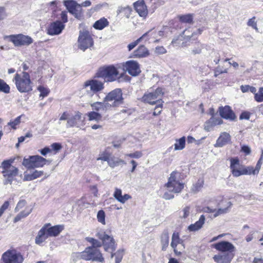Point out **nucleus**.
Masks as SVG:
<instances>
[{"label":"nucleus","instance_id":"nucleus-56","mask_svg":"<svg viewBox=\"0 0 263 263\" xmlns=\"http://www.w3.org/2000/svg\"><path fill=\"white\" fill-rule=\"evenodd\" d=\"M143 39V38H142V36H141L140 38L138 39L136 41L130 43L127 46L128 50L130 51L133 49H134L138 44V43H139L141 41H142Z\"/></svg>","mask_w":263,"mask_h":263},{"label":"nucleus","instance_id":"nucleus-62","mask_svg":"<svg viewBox=\"0 0 263 263\" xmlns=\"http://www.w3.org/2000/svg\"><path fill=\"white\" fill-rule=\"evenodd\" d=\"M9 205L8 201H5L0 208V217L2 216L5 211L8 209Z\"/></svg>","mask_w":263,"mask_h":263},{"label":"nucleus","instance_id":"nucleus-31","mask_svg":"<svg viewBox=\"0 0 263 263\" xmlns=\"http://www.w3.org/2000/svg\"><path fill=\"white\" fill-rule=\"evenodd\" d=\"M91 106L93 110L98 111H105L109 109L108 105L105 100L103 102H96L91 104Z\"/></svg>","mask_w":263,"mask_h":263},{"label":"nucleus","instance_id":"nucleus-35","mask_svg":"<svg viewBox=\"0 0 263 263\" xmlns=\"http://www.w3.org/2000/svg\"><path fill=\"white\" fill-rule=\"evenodd\" d=\"M43 175V171H39L35 170L31 174H26L25 173L24 181H31L33 180L38 177L42 176Z\"/></svg>","mask_w":263,"mask_h":263},{"label":"nucleus","instance_id":"nucleus-6","mask_svg":"<svg viewBox=\"0 0 263 263\" xmlns=\"http://www.w3.org/2000/svg\"><path fill=\"white\" fill-rule=\"evenodd\" d=\"M122 90L116 88L109 92L105 97V102H106L109 108L116 107L124 104V99L122 96Z\"/></svg>","mask_w":263,"mask_h":263},{"label":"nucleus","instance_id":"nucleus-37","mask_svg":"<svg viewBox=\"0 0 263 263\" xmlns=\"http://www.w3.org/2000/svg\"><path fill=\"white\" fill-rule=\"evenodd\" d=\"M232 205V203L230 201H228L227 202L226 208H219L218 209H215V213L213 214L214 217H216L219 215L228 213L230 211V209L231 208Z\"/></svg>","mask_w":263,"mask_h":263},{"label":"nucleus","instance_id":"nucleus-55","mask_svg":"<svg viewBox=\"0 0 263 263\" xmlns=\"http://www.w3.org/2000/svg\"><path fill=\"white\" fill-rule=\"evenodd\" d=\"M31 210H28L25 214L23 215V213H20L14 219V222H16L20 221L22 218L26 217L30 213Z\"/></svg>","mask_w":263,"mask_h":263},{"label":"nucleus","instance_id":"nucleus-15","mask_svg":"<svg viewBox=\"0 0 263 263\" xmlns=\"http://www.w3.org/2000/svg\"><path fill=\"white\" fill-rule=\"evenodd\" d=\"M201 31L200 29L189 28L187 29H186L183 32L182 35L179 36L177 38L173 39L172 41V44L173 45H175L177 44H179V43H178V41L182 40V38H183V40L185 41H190L191 40L192 37H194L195 35L197 34H201Z\"/></svg>","mask_w":263,"mask_h":263},{"label":"nucleus","instance_id":"nucleus-19","mask_svg":"<svg viewBox=\"0 0 263 263\" xmlns=\"http://www.w3.org/2000/svg\"><path fill=\"white\" fill-rule=\"evenodd\" d=\"M212 247L220 252H232L235 251L234 246L229 241H222L212 245Z\"/></svg>","mask_w":263,"mask_h":263},{"label":"nucleus","instance_id":"nucleus-59","mask_svg":"<svg viewBox=\"0 0 263 263\" xmlns=\"http://www.w3.org/2000/svg\"><path fill=\"white\" fill-rule=\"evenodd\" d=\"M227 72H228L227 69H222L220 66H218L215 69L214 76L215 77H217L220 74H221L223 73H227Z\"/></svg>","mask_w":263,"mask_h":263},{"label":"nucleus","instance_id":"nucleus-27","mask_svg":"<svg viewBox=\"0 0 263 263\" xmlns=\"http://www.w3.org/2000/svg\"><path fill=\"white\" fill-rule=\"evenodd\" d=\"M82 114L79 111L76 112L74 116L68 118L66 127L69 128L77 126L79 122L83 121V120H82Z\"/></svg>","mask_w":263,"mask_h":263},{"label":"nucleus","instance_id":"nucleus-64","mask_svg":"<svg viewBox=\"0 0 263 263\" xmlns=\"http://www.w3.org/2000/svg\"><path fill=\"white\" fill-rule=\"evenodd\" d=\"M68 118H70V115L68 112L65 111L64 112L59 119V124H60V121L62 120H67L68 121Z\"/></svg>","mask_w":263,"mask_h":263},{"label":"nucleus","instance_id":"nucleus-30","mask_svg":"<svg viewBox=\"0 0 263 263\" xmlns=\"http://www.w3.org/2000/svg\"><path fill=\"white\" fill-rule=\"evenodd\" d=\"M233 256L229 254L216 255L213 257L214 261L217 263H230Z\"/></svg>","mask_w":263,"mask_h":263},{"label":"nucleus","instance_id":"nucleus-36","mask_svg":"<svg viewBox=\"0 0 263 263\" xmlns=\"http://www.w3.org/2000/svg\"><path fill=\"white\" fill-rule=\"evenodd\" d=\"M109 24V22L106 18L102 17L97 21L93 24V27L98 30H102Z\"/></svg>","mask_w":263,"mask_h":263},{"label":"nucleus","instance_id":"nucleus-8","mask_svg":"<svg viewBox=\"0 0 263 263\" xmlns=\"http://www.w3.org/2000/svg\"><path fill=\"white\" fill-rule=\"evenodd\" d=\"M96 236L102 240V245L104 246L106 251L112 253L116 250L115 240L112 236L104 232H99L96 234Z\"/></svg>","mask_w":263,"mask_h":263},{"label":"nucleus","instance_id":"nucleus-39","mask_svg":"<svg viewBox=\"0 0 263 263\" xmlns=\"http://www.w3.org/2000/svg\"><path fill=\"white\" fill-rule=\"evenodd\" d=\"M204 181L202 179H199L197 182L193 184L191 188V191L194 193H196L200 191L203 187Z\"/></svg>","mask_w":263,"mask_h":263},{"label":"nucleus","instance_id":"nucleus-32","mask_svg":"<svg viewBox=\"0 0 263 263\" xmlns=\"http://www.w3.org/2000/svg\"><path fill=\"white\" fill-rule=\"evenodd\" d=\"M206 46L204 44L199 42H196L191 48V53L193 55L201 54L203 52V50L205 48Z\"/></svg>","mask_w":263,"mask_h":263},{"label":"nucleus","instance_id":"nucleus-48","mask_svg":"<svg viewBox=\"0 0 263 263\" xmlns=\"http://www.w3.org/2000/svg\"><path fill=\"white\" fill-rule=\"evenodd\" d=\"M37 90L40 92V97L42 98L47 96L49 92V90L48 88L42 86H39L37 87Z\"/></svg>","mask_w":263,"mask_h":263},{"label":"nucleus","instance_id":"nucleus-2","mask_svg":"<svg viewBox=\"0 0 263 263\" xmlns=\"http://www.w3.org/2000/svg\"><path fill=\"white\" fill-rule=\"evenodd\" d=\"M13 81L17 90L21 93L29 92L32 90V82L29 74L27 72H23L22 74L16 73Z\"/></svg>","mask_w":263,"mask_h":263},{"label":"nucleus","instance_id":"nucleus-12","mask_svg":"<svg viewBox=\"0 0 263 263\" xmlns=\"http://www.w3.org/2000/svg\"><path fill=\"white\" fill-rule=\"evenodd\" d=\"M163 94L162 88H158L154 91L144 94L142 100L144 102L154 105L162 102L161 98Z\"/></svg>","mask_w":263,"mask_h":263},{"label":"nucleus","instance_id":"nucleus-33","mask_svg":"<svg viewBox=\"0 0 263 263\" xmlns=\"http://www.w3.org/2000/svg\"><path fill=\"white\" fill-rule=\"evenodd\" d=\"M107 163L108 165L111 168H114L121 164H126L125 161L122 159L115 156H112L111 155L109 157Z\"/></svg>","mask_w":263,"mask_h":263},{"label":"nucleus","instance_id":"nucleus-9","mask_svg":"<svg viewBox=\"0 0 263 263\" xmlns=\"http://www.w3.org/2000/svg\"><path fill=\"white\" fill-rule=\"evenodd\" d=\"M83 86L91 96L102 90L104 88L103 82L95 79L85 81Z\"/></svg>","mask_w":263,"mask_h":263},{"label":"nucleus","instance_id":"nucleus-49","mask_svg":"<svg viewBox=\"0 0 263 263\" xmlns=\"http://www.w3.org/2000/svg\"><path fill=\"white\" fill-rule=\"evenodd\" d=\"M179 18L180 21L183 23H191L193 21V16L190 14L181 15L179 17Z\"/></svg>","mask_w":263,"mask_h":263},{"label":"nucleus","instance_id":"nucleus-16","mask_svg":"<svg viewBox=\"0 0 263 263\" xmlns=\"http://www.w3.org/2000/svg\"><path fill=\"white\" fill-rule=\"evenodd\" d=\"M171 246L176 255H180L184 249L183 240L180 238L178 233H174L172 235Z\"/></svg>","mask_w":263,"mask_h":263},{"label":"nucleus","instance_id":"nucleus-34","mask_svg":"<svg viewBox=\"0 0 263 263\" xmlns=\"http://www.w3.org/2000/svg\"><path fill=\"white\" fill-rule=\"evenodd\" d=\"M161 244L162 250L165 251L169 244V235L167 231H164L161 235Z\"/></svg>","mask_w":263,"mask_h":263},{"label":"nucleus","instance_id":"nucleus-41","mask_svg":"<svg viewBox=\"0 0 263 263\" xmlns=\"http://www.w3.org/2000/svg\"><path fill=\"white\" fill-rule=\"evenodd\" d=\"M88 117L89 120H95L97 121L101 120L102 118L101 114L96 111H91L88 113Z\"/></svg>","mask_w":263,"mask_h":263},{"label":"nucleus","instance_id":"nucleus-43","mask_svg":"<svg viewBox=\"0 0 263 263\" xmlns=\"http://www.w3.org/2000/svg\"><path fill=\"white\" fill-rule=\"evenodd\" d=\"M153 51L154 55L156 56H159L167 52L166 49L162 46H157L154 49Z\"/></svg>","mask_w":263,"mask_h":263},{"label":"nucleus","instance_id":"nucleus-11","mask_svg":"<svg viewBox=\"0 0 263 263\" xmlns=\"http://www.w3.org/2000/svg\"><path fill=\"white\" fill-rule=\"evenodd\" d=\"M78 47L83 51L93 45V40L89 32L86 30L80 31L78 38Z\"/></svg>","mask_w":263,"mask_h":263},{"label":"nucleus","instance_id":"nucleus-3","mask_svg":"<svg viewBox=\"0 0 263 263\" xmlns=\"http://www.w3.org/2000/svg\"><path fill=\"white\" fill-rule=\"evenodd\" d=\"M118 68L111 65L100 67L96 73V77L101 78L105 82H114L119 78ZM122 76L121 74L120 77Z\"/></svg>","mask_w":263,"mask_h":263},{"label":"nucleus","instance_id":"nucleus-7","mask_svg":"<svg viewBox=\"0 0 263 263\" xmlns=\"http://www.w3.org/2000/svg\"><path fill=\"white\" fill-rule=\"evenodd\" d=\"M47 160L39 155L29 156L24 158L22 164L27 169H32L36 167H43Z\"/></svg>","mask_w":263,"mask_h":263},{"label":"nucleus","instance_id":"nucleus-38","mask_svg":"<svg viewBox=\"0 0 263 263\" xmlns=\"http://www.w3.org/2000/svg\"><path fill=\"white\" fill-rule=\"evenodd\" d=\"M185 138L182 137L179 139L176 140V143L174 144V150L180 151L185 147Z\"/></svg>","mask_w":263,"mask_h":263},{"label":"nucleus","instance_id":"nucleus-24","mask_svg":"<svg viewBox=\"0 0 263 263\" xmlns=\"http://www.w3.org/2000/svg\"><path fill=\"white\" fill-rule=\"evenodd\" d=\"M134 8L140 16L145 17L147 16L148 11L143 1H138L135 2Z\"/></svg>","mask_w":263,"mask_h":263},{"label":"nucleus","instance_id":"nucleus-51","mask_svg":"<svg viewBox=\"0 0 263 263\" xmlns=\"http://www.w3.org/2000/svg\"><path fill=\"white\" fill-rule=\"evenodd\" d=\"M247 25L255 29L256 31H258V28H257V22L255 21V17H253L252 18H250L248 21Z\"/></svg>","mask_w":263,"mask_h":263},{"label":"nucleus","instance_id":"nucleus-63","mask_svg":"<svg viewBox=\"0 0 263 263\" xmlns=\"http://www.w3.org/2000/svg\"><path fill=\"white\" fill-rule=\"evenodd\" d=\"M26 204V201L25 200H20L17 204L15 208V211H18L19 210L23 208Z\"/></svg>","mask_w":263,"mask_h":263},{"label":"nucleus","instance_id":"nucleus-40","mask_svg":"<svg viewBox=\"0 0 263 263\" xmlns=\"http://www.w3.org/2000/svg\"><path fill=\"white\" fill-rule=\"evenodd\" d=\"M10 87L4 80L0 79V91L5 93L10 92Z\"/></svg>","mask_w":263,"mask_h":263},{"label":"nucleus","instance_id":"nucleus-10","mask_svg":"<svg viewBox=\"0 0 263 263\" xmlns=\"http://www.w3.org/2000/svg\"><path fill=\"white\" fill-rule=\"evenodd\" d=\"M2 259L4 263H22L23 257L16 250L10 249L3 254Z\"/></svg>","mask_w":263,"mask_h":263},{"label":"nucleus","instance_id":"nucleus-13","mask_svg":"<svg viewBox=\"0 0 263 263\" xmlns=\"http://www.w3.org/2000/svg\"><path fill=\"white\" fill-rule=\"evenodd\" d=\"M230 169L232 175L234 177H239L241 175H247V167L240 164L239 159L237 157L230 159Z\"/></svg>","mask_w":263,"mask_h":263},{"label":"nucleus","instance_id":"nucleus-44","mask_svg":"<svg viewBox=\"0 0 263 263\" xmlns=\"http://www.w3.org/2000/svg\"><path fill=\"white\" fill-rule=\"evenodd\" d=\"M98 221L103 225L106 224L105 222V213L103 210L98 211L97 215Z\"/></svg>","mask_w":263,"mask_h":263},{"label":"nucleus","instance_id":"nucleus-45","mask_svg":"<svg viewBox=\"0 0 263 263\" xmlns=\"http://www.w3.org/2000/svg\"><path fill=\"white\" fill-rule=\"evenodd\" d=\"M247 167V171L249 173H247V175H256L259 173V170L260 169L261 165L256 164L255 168H254L253 166H248Z\"/></svg>","mask_w":263,"mask_h":263},{"label":"nucleus","instance_id":"nucleus-14","mask_svg":"<svg viewBox=\"0 0 263 263\" xmlns=\"http://www.w3.org/2000/svg\"><path fill=\"white\" fill-rule=\"evenodd\" d=\"M8 37L10 41L16 47L29 46L33 43V40L31 37L22 34L11 35Z\"/></svg>","mask_w":263,"mask_h":263},{"label":"nucleus","instance_id":"nucleus-4","mask_svg":"<svg viewBox=\"0 0 263 263\" xmlns=\"http://www.w3.org/2000/svg\"><path fill=\"white\" fill-rule=\"evenodd\" d=\"M13 160L9 159L4 160L2 163V166L3 171L2 173L5 180L4 182V184H11L14 177L16 176L18 173V169L14 166L12 165Z\"/></svg>","mask_w":263,"mask_h":263},{"label":"nucleus","instance_id":"nucleus-5","mask_svg":"<svg viewBox=\"0 0 263 263\" xmlns=\"http://www.w3.org/2000/svg\"><path fill=\"white\" fill-rule=\"evenodd\" d=\"M79 257L84 260L103 262L104 258L100 250L95 247H87L84 251L81 252Z\"/></svg>","mask_w":263,"mask_h":263},{"label":"nucleus","instance_id":"nucleus-47","mask_svg":"<svg viewBox=\"0 0 263 263\" xmlns=\"http://www.w3.org/2000/svg\"><path fill=\"white\" fill-rule=\"evenodd\" d=\"M123 250H119L116 253L113 254L111 253V257H113L114 255L116 256V263H120L122 259Z\"/></svg>","mask_w":263,"mask_h":263},{"label":"nucleus","instance_id":"nucleus-23","mask_svg":"<svg viewBox=\"0 0 263 263\" xmlns=\"http://www.w3.org/2000/svg\"><path fill=\"white\" fill-rule=\"evenodd\" d=\"M219 110L220 116L223 118L234 120L236 118L234 113L229 106L221 107Z\"/></svg>","mask_w":263,"mask_h":263},{"label":"nucleus","instance_id":"nucleus-60","mask_svg":"<svg viewBox=\"0 0 263 263\" xmlns=\"http://www.w3.org/2000/svg\"><path fill=\"white\" fill-rule=\"evenodd\" d=\"M182 215H181V216L183 218H185L187 217L190 213V206H185L182 211Z\"/></svg>","mask_w":263,"mask_h":263},{"label":"nucleus","instance_id":"nucleus-61","mask_svg":"<svg viewBox=\"0 0 263 263\" xmlns=\"http://www.w3.org/2000/svg\"><path fill=\"white\" fill-rule=\"evenodd\" d=\"M7 16L6 8L4 7L0 6V21L5 19Z\"/></svg>","mask_w":263,"mask_h":263},{"label":"nucleus","instance_id":"nucleus-25","mask_svg":"<svg viewBox=\"0 0 263 263\" xmlns=\"http://www.w3.org/2000/svg\"><path fill=\"white\" fill-rule=\"evenodd\" d=\"M64 5L66 7L68 11L71 14L74 15L76 17H78L77 13V7L80 8V5L78 4L75 1L73 0H65L64 1Z\"/></svg>","mask_w":263,"mask_h":263},{"label":"nucleus","instance_id":"nucleus-28","mask_svg":"<svg viewBox=\"0 0 263 263\" xmlns=\"http://www.w3.org/2000/svg\"><path fill=\"white\" fill-rule=\"evenodd\" d=\"M205 218L204 215H201L199 220L194 224H191L188 227V230L191 232H195L201 229L205 223Z\"/></svg>","mask_w":263,"mask_h":263},{"label":"nucleus","instance_id":"nucleus-46","mask_svg":"<svg viewBox=\"0 0 263 263\" xmlns=\"http://www.w3.org/2000/svg\"><path fill=\"white\" fill-rule=\"evenodd\" d=\"M110 154L105 151L99 154V157L97 158V160H102L107 161L108 162Z\"/></svg>","mask_w":263,"mask_h":263},{"label":"nucleus","instance_id":"nucleus-26","mask_svg":"<svg viewBox=\"0 0 263 263\" xmlns=\"http://www.w3.org/2000/svg\"><path fill=\"white\" fill-rule=\"evenodd\" d=\"M149 54V53L147 48L143 45H141L134 51L130 57L133 58H142L146 57Z\"/></svg>","mask_w":263,"mask_h":263},{"label":"nucleus","instance_id":"nucleus-42","mask_svg":"<svg viewBox=\"0 0 263 263\" xmlns=\"http://www.w3.org/2000/svg\"><path fill=\"white\" fill-rule=\"evenodd\" d=\"M85 239L87 241L90 242L92 246L90 247H95L96 248H98L102 246V243L97 239H96L93 238L88 237H86Z\"/></svg>","mask_w":263,"mask_h":263},{"label":"nucleus","instance_id":"nucleus-22","mask_svg":"<svg viewBox=\"0 0 263 263\" xmlns=\"http://www.w3.org/2000/svg\"><path fill=\"white\" fill-rule=\"evenodd\" d=\"M231 139L230 135L227 132H222L220 134L214 144L215 147H221L228 144Z\"/></svg>","mask_w":263,"mask_h":263},{"label":"nucleus","instance_id":"nucleus-57","mask_svg":"<svg viewBox=\"0 0 263 263\" xmlns=\"http://www.w3.org/2000/svg\"><path fill=\"white\" fill-rule=\"evenodd\" d=\"M122 196L121 190L118 188H115V191L114 193V198L119 202V200L122 199Z\"/></svg>","mask_w":263,"mask_h":263},{"label":"nucleus","instance_id":"nucleus-21","mask_svg":"<svg viewBox=\"0 0 263 263\" xmlns=\"http://www.w3.org/2000/svg\"><path fill=\"white\" fill-rule=\"evenodd\" d=\"M64 27L65 25L62 22L57 21L50 25L47 30V33L51 35L59 34L62 32Z\"/></svg>","mask_w":263,"mask_h":263},{"label":"nucleus","instance_id":"nucleus-17","mask_svg":"<svg viewBox=\"0 0 263 263\" xmlns=\"http://www.w3.org/2000/svg\"><path fill=\"white\" fill-rule=\"evenodd\" d=\"M123 69L132 76H137L140 72L139 64L136 61L130 60L123 64Z\"/></svg>","mask_w":263,"mask_h":263},{"label":"nucleus","instance_id":"nucleus-18","mask_svg":"<svg viewBox=\"0 0 263 263\" xmlns=\"http://www.w3.org/2000/svg\"><path fill=\"white\" fill-rule=\"evenodd\" d=\"M167 29V28H163L162 30L158 31L150 30L143 34L142 38L145 39L146 36H151L152 39L154 40V43H158L160 39L165 36V33Z\"/></svg>","mask_w":263,"mask_h":263},{"label":"nucleus","instance_id":"nucleus-1","mask_svg":"<svg viewBox=\"0 0 263 263\" xmlns=\"http://www.w3.org/2000/svg\"><path fill=\"white\" fill-rule=\"evenodd\" d=\"M179 173L176 171H174L170 174L167 182L164 186L167 190L163 194L164 199H172L174 197L172 193H179L183 190L184 184L179 180Z\"/></svg>","mask_w":263,"mask_h":263},{"label":"nucleus","instance_id":"nucleus-52","mask_svg":"<svg viewBox=\"0 0 263 263\" xmlns=\"http://www.w3.org/2000/svg\"><path fill=\"white\" fill-rule=\"evenodd\" d=\"M212 123L213 125L214 126L217 125H220L222 123V120L219 118L211 117L209 120H208V123Z\"/></svg>","mask_w":263,"mask_h":263},{"label":"nucleus","instance_id":"nucleus-53","mask_svg":"<svg viewBox=\"0 0 263 263\" xmlns=\"http://www.w3.org/2000/svg\"><path fill=\"white\" fill-rule=\"evenodd\" d=\"M162 103L163 102L158 103L156 104V106L154 109V111L153 112L154 116H157L159 115L161 111H162Z\"/></svg>","mask_w":263,"mask_h":263},{"label":"nucleus","instance_id":"nucleus-20","mask_svg":"<svg viewBox=\"0 0 263 263\" xmlns=\"http://www.w3.org/2000/svg\"><path fill=\"white\" fill-rule=\"evenodd\" d=\"M48 224H44V226L38 232L37 235L35 237V242L37 245H41L46 241V240L50 236L48 229Z\"/></svg>","mask_w":263,"mask_h":263},{"label":"nucleus","instance_id":"nucleus-50","mask_svg":"<svg viewBox=\"0 0 263 263\" xmlns=\"http://www.w3.org/2000/svg\"><path fill=\"white\" fill-rule=\"evenodd\" d=\"M254 98L258 102H263V87L260 88L256 93L255 94Z\"/></svg>","mask_w":263,"mask_h":263},{"label":"nucleus","instance_id":"nucleus-54","mask_svg":"<svg viewBox=\"0 0 263 263\" xmlns=\"http://www.w3.org/2000/svg\"><path fill=\"white\" fill-rule=\"evenodd\" d=\"M125 157H129L130 158L138 159L142 156V153L140 151H136L133 153L126 154L125 155Z\"/></svg>","mask_w":263,"mask_h":263},{"label":"nucleus","instance_id":"nucleus-29","mask_svg":"<svg viewBox=\"0 0 263 263\" xmlns=\"http://www.w3.org/2000/svg\"><path fill=\"white\" fill-rule=\"evenodd\" d=\"M46 224H48V232L49 234H50L51 237H56L58 236L64 230V226L63 225H56L54 226H51V224L49 223H46Z\"/></svg>","mask_w":263,"mask_h":263},{"label":"nucleus","instance_id":"nucleus-58","mask_svg":"<svg viewBox=\"0 0 263 263\" xmlns=\"http://www.w3.org/2000/svg\"><path fill=\"white\" fill-rule=\"evenodd\" d=\"M21 122V117H17L15 120L12 122H10L8 123V125L11 126L13 129H16V126L20 124Z\"/></svg>","mask_w":263,"mask_h":263}]
</instances>
